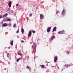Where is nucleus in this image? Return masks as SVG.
<instances>
[{"label": "nucleus", "instance_id": "f257e3e1", "mask_svg": "<svg viewBox=\"0 0 73 73\" xmlns=\"http://www.w3.org/2000/svg\"><path fill=\"white\" fill-rule=\"evenodd\" d=\"M32 48L33 49H36V43H35V42H34L33 43V44L32 46Z\"/></svg>", "mask_w": 73, "mask_h": 73}, {"label": "nucleus", "instance_id": "f03ea898", "mask_svg": "<svg viewBox=\"0 0 73 73\" xmlns=\"http://www.w3.org/2000/svg\"><path fill=\"white\" fill-rule=\"evenodd\" d=\"M62 13H62V15L65 16V7H64L63 9Z\"/></svg>", "mask_w": 73, "mask_h": 73}, {"label": "nucleus", "instance_id": "7ed1b4c3", "mask_svg": "<svg viewBox=\"0 0 73 73\" xmlns=\"http://www.w3.org/2000/svg\"><path fill=\"white\" fill-rule=\"evenodd\" d=\"M40 20H42V19H44V15L40 14Z\"/></svg>", "mask_w": 73, "mask_h": 73}, {"label": "nucleus", "instance_id": "20e7f679", "mask_svg": "<svg viewBox=\"0 0 73 73\" xmlns=\"http://www.w3.org/2000/svg\"><path fill=\"white\" fill-rule=\"evenodd\" d=\"M65 31L64 30H63L59 31L58 32L59 34H61V33H65Z\"/></svg>", "mask_w": 73, "mask_h": 73}, {"label": "nucleus", "instance_id": "39448f33", "mask_svg": "<svg viewBox=\"0 0 73 73\" xmlns=\"http://www.w3.org/2000/svg\"><path fill=\"white\" fill-rule=\"evenodd\" d=\"M52 28V27H49V28H48V29L47 30V32H50V29H51Z\"/></svg>", "mask_w": 73, "mask_h": 73}, {"label": "nucleus", "instance_id": "423d86ee", "mask_svg": "<svg viewBox=\"0 0 73 73\" xmlns=\"http://www.w3.org/2000/svg\"><path fill=\"white\" fill-rule=\"evenodd\" d=\"M9 2L8 4L9 7H11V5H12V2L11 1H9Z\"/></svg>", "mask_w": 73, "mask_h": 73}, {"label": "nucleus", "instance_id": "0eeeda50", "mask_svg": "<svg viewBox=\"0 0 73 73\" xmlns=\"http://www.w3.org/2000/svg\"><path fill=\"white\" fill-rule=\"evenodd\" d=\"M31 33H32V31H29V34L28 35V37L30 36V35H31Z\"/></svg>", "mask_w": 73, "mask_h": 73}, {"label": "nucleus", "instance_id": "6e6552de", "mask_svg": "<svg viewBox=\"0 0 73 73\" xmlns=\"http://www.w3.org/2000/svg\"><path fill=\"white\" fill-rule=\"evenodd\" d=\"M57 61V56H55V57L54 60V62H56Z\"/></svg>", "mask_w": 73, "mask_h": 73}, {"label": "nucleus", "instance_id": "1a4fd4ad", "mask_svg": "<svg viewBox=\"0 0 73 73\" xmlns=\"http://www.w3.org/2000/svg\"><path fill=\"white\" fill-rule=\"evenodd\" d=\"M7 26H8V25H7V24L3 23L2 24V27H6Z\"/></svg>", "mask_w": 73, "mask_h": 73}, {"label": "nucleus", "instance_id": "9d476101", "mask_svg": "<svg viewBox=\"0 0 73 73\" xmlns=\"http://www.w3.org/2000/svg\"><path fill=\"white\" fill-rule=\"evenodd\" d=\"M13 40H12L11 42L10 41V45H13Z\"/></svg>", "mask_w": 73, "mask_h": 73}, {"label": "nucleus", "instance_id": "9b49d317", "mask_svg": "<svg viewBox=\"0 0 73 73\" xmlns=\"http://www.w3.org/2000/svg\"><path fill=\"white\" fill-rule=\"evenodd\" d=\"M26 68L27 69H29V70H30L31 69V67L29 66H27L26 67Z\"/></svg>", "mask_w": 73, "mask_h": 73}, {"label": "nucleus", "instance_id": "f8f14e48", "mask_svg": "<svg viewBox=\"0 0 73 73\" xmlns=\"http://www.w3.org/2000/svg\"><path fill=\"white\" fill-rule=\"evenodd\" d=\"M55 38V36L54 35V36H52V39H51L52 40H53V39L54 38Z\"/></svg>", "mask_w": 73, "mask_h": 73}, {"label": "nucleus", "instance_id": "ddd939ff", "mask_svg": "<svg viewBox=\"0 0 73 73\" xmlns=\"http://www.w3.org/2000/svg\"><path fill=\"white\" fill-rule=\"evenodd\" d=\"M22 59V58H19V59H18L17 60V62H18L19 61H20V59Z\"/></svg>", "mask_w": 73, "mask_h": 73}, {"label": "nucleus", "instance_id": "4468645a", "mask_svg": "<svg viewBox=\"0 0 73 73\" xmlns=\"http://www.w3.org/2000/svg\"><path fill=\"white\" fill-rule=\"evenodd\" d=\"M53 31H56V27H54V28Z\"/></svg>", "mask_w": 73, "mask_h": 73}, {"label": "nucleus", "instance_id": "2eb2a0df", "mask_svg": "<svg viewBox=\"0 0 73 73\" xmlns=\"http://www.w3.org/2000/svg\"><path fill=\"white\" fill-rule=\"evenodd\" d=\"M21 31L22 33H23V32H24V29L23 28H22Z\"/></svg>", "mask_w": 73, "mask_h": 73}, {"label": "nucleus", "instance_id": "dca6fc26", "mask_svg": "<svg viewBox=\"0 0 73 73\" xmlns=\"http://www.w3.org/2000/svg\"><path fill=\"white\" fill-rule=\"evenodd\" d=\"M8 16V15L7 14V13L6 14L3 16V17H5L6 16Z\"/></svg>", "mask_w": 73, "mask_h": 73}, {"label": "nucleus", "instance_id": "f3484780", "mask_svg": "<svg viewBox=\"0 0 73 73\" xmlns=\"http://www.w3.org/2000/svg\"><path fill=\"white\" fill-rule=\"evenodd\" d=\"M11 19L10 18H8L7 19V21H11Z\"/></svg>", "mask_w": 73, "mask_h": 73}, {"label": "nucleus", "instance_id": "a211bd4d", "mask_svg": "<svg viewBox=\"0 0 73 73\" xmlns=\"http://www.w3.org/2000/svg\"><path fill=\"white\" fill-rule=\"evenodd\" d=\"M40 66L41 68H44V65H40Z\"/></svg>", "mask_w": 73, "mask_h": 73}, {"label": "nucleus", "instance_id": "6ab92c4d", "mask_svg": "<svg viewBox=\"0 0 73 73\" xmlns=\"http://www.w3.org/2000/svg\"><path fill=\"white\" fill-rule=\"evenodd\" d=\"M59 12H60V11H57L56 12V13L57 14L58 13H59Z\"/></svg>", "mask_w": 73, "mask_h": 73}, {"label": "nucleus", "instance_id": "aec40b11", "mask_svg": "<svg viewBox=\"0 0 73 73\" xmlns=\"http://www.w3.org/2000/svg\"><path fill=\"white\" fill-rule=\"evenodd\" d=\"M19 32V30H18L17 31H16V33H18Z\"/></svg>", "mask_w": 73, "mask_h": 73}, {"label": "nucleus", "instance_id": "412c9836", "mask_svg": "<svg viewBox=\"0 0 73 73\" xmlns=\"http://www.w3.org/2000/svg\"><path fill=\"white\" fill-rule=\"evenodd\" d=\"M16 27V24H14V25H13V27L15 28V27Z\"/></svg>", "mask_w": 73, "mask_h": 73}, {"label": "nucleus", "instance_id": "4be33fe9", "mask_svg": "<svg viewBox=\"0 0 73 73\" xmlns=\"http://www.w3.org/2000/svg\"><path fill=\"white\" fill-rule=\"evenodd\" d=\"M32 16V14H29V16L31 17V16Z\"/></svg>", "mask_w": 73, "mask_h": 73}, {"label": "nucleus", "instance_id": "5701e85b", "mask_svg": "<svg viewBox=\"0 0 73 73\" xmlns=\"http://www.w3.org/2000/svg\"><path fill=\"white\" fill-rule=\"evenodd\" d=\"M32 32L33 33H35V32H36V31H34L33 30L32 31Z\"/></svg>", "mask_w": 73, "mask_h": 73}, {"label": "nucleus", "instance_id": "b1692460", "mask_svg": "<svg viewBox=\"0 0 73 73\" xmlns=\"http://www.w3.org/2000/svg\"><path fill=\"white\" fill-rule=\"evenodd\" d=\"M2 16L1 15H0V19H1V18L2 17Z\"/></svg>", "mask_w": 73, "mask_h": 73}, {"label": "nucleus", "instance_id": "393cba45", "mask_svg": "<svg viewBox=\"0 0 73 73\" xmlns=\"http://www.w3.org/2000/svg\"><path fill=\"white\" fill-rule=\"evenodd\" d=\"M18 5H19V4H17L16 5V7H17L18 6Z\"/></svg>", "mask_w": 73, "mask_h": 73}, {"label": "nucleus", "instance_id": "a878e982", "mask_svg": "<svg viewBox=\"0 0 73 73\" xmlns=\"http://www.w3.org/2000/svg\"><path fill=\"white\" fill-rule=\"evenodd\" d=\"M19 55H20V56H22L23 55L22 54H19Z\"/></svg>", "mask_w": 73, "mask_h": 73}, {"label": "nucleus", "instance_id": "bb28decb", "mask_svg": "<svg viewBox=\"0 0 73 73\" xmlns=\"http://www.w3.org/2000/svg\"><path fill=\"white\" fill-rule=\"evenodd\" d=\"M24 41L23 40H22V41H21V42H22V43H23V42H24Z\"/></svg>", "mask_w": 73, "mask_h": 73}, {"label": "nucleus", "instance_id": "cd10ccee", "mask_svg": "<svg viewBox=\"0 0 73 73\" xmlns=\"http://www.w3.org/2000/svg\"><path fill=\"white\" fill-rule=\"evenodd\" d=\"M68 53H70V52L69 51H67Z\"/></svg>", "mask_w": 73, "mask_h": 73}, {"label": "nucleus", "instance_id": "c85d7f7f", "mask_svg": "<svg viewBox=\"0 0 73 73\" xmlns=\"http://www.w3.org/2000/svg\"><path fill=\"white\" fill-rule=\"evenodd\" d=\"M9 53H7V55H9Z\"/></svg>", "mask_w": 73, "mask_h": 73}, {"label": "nucleus", "instance_id": "c756f323", "mask_svg": "<svg viewBox=\"0 0 73 73\" xmlns=\"http://www.w3.org/2000/svg\"><path fill=\"white\" fill-rule=\"evenodd\" d=\"M59 68V67H58V69Z\"/></svg>", "mask_w": 73, "mask_h": 73}, {"label": "nucleus", "instance_id": "7c9ffc66", "mask_svg": "<svg viewBox=\"0 0 73 73\" xmlns=\"http://www.w3.org/2000/svg\"><path fill=\"white\" fill-rule=\"evenodd\" d=\"M26 9H25V10H26Z\"/></svg>", "mask_w": 73, "mask_h": 73}]
</instances>
